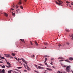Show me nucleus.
<instances>
[{"label":"nucleus","instance_id":"nucleus-1","mask_svg":"<svg viewBox=\"0 0 73 73\" xmlns=\"http://www.w3.org/2000/svg\"><path fill=\"white\" fill-rule=\"evenodd\" d=\"M66 71L68 73H70V66H68L66 68Z\"/></svg>","mask_w":73,"mask_h":73},{"label":"nucleus","instance_id":"nucleus-2","mask_svg":"<svg viewBox=\"0 0 73 73\" xmlns=\"http://www.w3.org/2000/svg\"><path fill=\"white\" fill-rule=\"evenodd\" d=\"M58 1L59 3L58 2L56 1L55 2L56 4H58V5H62V3H63L62 1L60 0H58Z\"/></svg>","mask_w":73,"mask_h":73},{"label":"nucleus","instance_id":"nucleus-3","mask_svg":"<svg viewBox=\"0 0 73 73\" xmlns=\"http://www.w3.org/2000/svg\"><path fill=\"white\" fill-rule=\"evenodd\" d=\"M4 56H5L7 57H9L10 58H13L12 56H11L9 54H4Z\"/></svg>","mask_w":73,"mask_h":73},{"label":"nucleus","instance_id":"nucleus-4","mask_svg":"<svg viewBox=\"0 0 73 73\" xmlns=\"http://www.w3.org/2000/svg\"><path fill=\"white\" fill-rule=\"evenodd\" d=\"M68 60H70V61H73V58L72 57L69 58H68Z\"/></svg>","mask_w":73,"mask_h":73},{"label":"nucleus","instance_id":"nucleus-5","mask_svg":"<svg viewBox=\"0 0 73 73\" xmlns=\"http://www.w3.org/2000/svg\"><path fill=\"white\" fill-rule=\"evenodd\" d=\"M7 65H8L9 66H11V64H10V63H9V62H7Z\"/></svg>","mask_w":73,"mask_h":73},{"label":"nucleus","instance_id":"nucleus-6","mask_svg":"<svg viewBox=\"0 0 73 73\" xmlns=\"http://www.w3.org/2000/svg\"><path fill=\"white\" fill-rule=\"evenodd\" d=\"M4 16H6V17H7L8 16V14L7 13H4Z\"/></svg>","mask_w":73,"mask_h":73},{"label":"nucleus","instance_id":"nucleus-7","mask_svg":"<svg viewBox=\"0 0 73 73\" xmlns=\"http://www.w3.org/2000/svg\"><path fill=\"white\" fill-rule=\"evenodd\" d=\"M0 66L2 68H5V67L4 65H3V66H2L1 65H0Z\"/></svg>","mask_w":73,"mask_h":73},{"label":"nucleus","instance_id":"nucleus-8","mask_svg":"<svg viewBox=\"0 0 73 73\" xmlns=\"http://www.w3.org/2000/svg\"><path fill=\"white\" fill-rule=\"evenodd\" d=\"M58 59H60V60H61V59L62 60V59H63L64 58H62V57H60L58 58Z\"/></svg>","mask_w":73,"mask_h":73},{"label":"nucleus","instance_id":"nucleus-9","mask_svg":"<svg viewBox=\"0 0 73 73\" xmlns=\"http://www.w3.org/2000/svg\"><path fill=\"white\" fill-rule=\"evenodd\" d=\"M47 70H50V71H52V69L50 68H47Z\"/></svg>","mask_w":73,"mask_h":73},{"label":"nucleus","instance_id":"nucleus-10","mask_svg":"<svg viewBox=\"0 0 73 73\" xmlns=\"http://www.w3.org/2000/svg\"><path fill=\"white\" fill-rule=\"evenodd\" d=\"M21 60H22V61H23V62L24 63V62L25 61V60H24V59H23V58H22Z\"/></svg>","mask_w":73,"mask_h":73},{"label":"nucleus","instance_id":"nucleus-11","mask_svg":"<svg viewBox=\"0 0 73 73\" xmlns=\"http://www.w3.org/2000/svg\"><path fill=\"white\" fill-rule=\"evenodd\" d=\"M11 54L12 55V56H15V55H16V54H14V53H13Z\"/></svg>","mask_w":73,"mask_h":73},{"label":"nucleus","instance_id":"nucleus-12","mask_svg":"<svg viewBox=\"0 0 73 73\" xmlns=\"http://www.w3.org/2000/svg\"><path fill=\"white\" fill-rule=\"evenodd\" d=\"M66 31V32H69V31H69V30L68 29H66L65 30Z\"/></svg>","mask_w":73,"mask_h":73},{"label":"nucleus","instance_id":"nucleus-13","mask_svg":"<svg viewBox=\"0 0 73 73\" xmlns=\"http://www.w3.org/2000/svg\"><path fill=\"white\" fill-rule=\"evenodd\" d=\"M19 4H21V0H19Z\"/></svg>","mask_w":73,"mask_h":73},{"label":"nucleus","instance_id":"nucleus-14","mask_svg":"<svg viewBox=\"0 0 73 73\" xmlns=\"http://www.w3.org/2000/svg\"><path fill=\"white\" fill-rule=\"evenodd\" d=\"M6 66L7 68V69H9V68H10V67H11V66Z\"/></svg>","mask_w":73,"mask_h":73},{"label":"nucleus","instance_id":"nucleus-15","mask_svg":"<svg viewBox=\"0 0 73 73\" xmlns=\"http://www.w3.org/2000/svg\"><path fill=\"white\" fill-rule=\"evenodd\" d=\"M27 69L28 70H30V68H29L27 66Z\"/></svg>","mask_w":73,"mask_h":73},{"label":"nucleus","instance_id":"nucleus-16","mask_svg":"<svg viewBox=\"0 0 73 73\" xmlns=\"http://www.w3.org/2000/svg\"><path fill=\"white\" fill-rule=\"evenodd\" d=\"M44 44L45 45H48V43H47L46 42L44 43Z\"/></svg>","mask_w":73,"mask_h":73},{"label":"nucleus","instance_id":"nucleus-17","mask_svg":"<svg viewBox=\"0 0 73 73\" xmlns=\"http://www.w3.org/2000/svg\"><path fill=\"white\" fill-rule=\"evenodd\" d=\"M20 8H21V9H23V6H20Z\"/></svg>","mask_w":73,"mask_h":73},{"label":"nucleus","instance_id":"nucleus-18","mask_svg":"<svg viewBox=\"0 0 73 73\" xmlns=\"http://www.w3.org/2000/svg\"><path fill=\"white\" fill-rule=\"evenodd\" d=\"M12 15L13 16H15V14L13 12L12 13Z\"/></svg>","mask_w":73,"mask_h":73},{"label":"nucleus","instance_id":"nucleus-19","mask_svg":"<svg viewBox=\"0 0 73 73\" xmlns=\"http://www.w3.org/2000/svg\"><path fill=\"white\" fill-rule=\"evenodd\" d=\"M2 72L3 73H5V70H4V69H3L2 70Z\"/></svg>","mask_w":73,"mask_h":73},{"label":"nucleus","instance_id":"nucleus-20","mask_svg":"<svg viewBox=\"0 0 73 73\" xmlns=\"http://www.w3.org/2000/svg\"><path fill=\"white\" fill-rule=\"evenodd\" d=\"M20 40H21V41H22V42H24V39H20Z\"/></svg>","mask_w":73,"mask_h":73},{"label":"nucleus","instance_id":"nucleus-21","mask_svg":"<svg viewBox=\"0 0 73 73\" xmlns=\"http://www.w3.org/2000/svg\"><path fill=\"white\" fill-rule=\"evenodd\" d=\"M62 67H63L64 68H65L66 67V66L65 65H63L62 66Z\"/></svg>","mask_w":73,"mask_h":73},{"label":"nucleus","instance_id":"nucleus-22","mask_svg":"<svg viewBox=\"0 0 73 73\" xmlns=\"http://www.w3.org/2000/svg\"><path fill=\"white\" fill-rule=\"evenodd\" d=\"M35 44L37 46H38V43L37 42H35Z\"/></svg>","mask_w":73,"mask_h":73},{"label":"nucleus","instance_id":"nucleus-23","mask_svg":"<svg viewBox=\"0 0 73 73\" xmlns=\"http://www.w3.org/2000/svg\"><path fill=\"white\" fill-rule=\"evenodd\" d=\"M57 73H62V72L58 71L57 72Z\"/></svg>","mask_w":73,"mask_h":73},{"label":"nucleus","instance_id":"nucleus-24","mask_svg":"<svg viewBox=\"0 0 73 73\" xmlns=\"http://www.w3.org/2000/svg\"><path fill=\"white\" fill-rule=\"evenodd\" d=\"M34 72H35L36 73H39L38 71H36V70H34Z\"/></svg>","mask_w":73,"mask_h":73},{"label":"nucleus","instance_id":"nucleus-25","mask_svg":"<svg viewBox=\"0 0 73 73\" xmlns=\"http://www.w3.org/2000/svg\"><path fill=\"white\" fill-rule=\"evenodd\" d=\"M31 57H35V55H33L31 56Z\"/></svg>","mask_w":73,"mask_h":73},{"label":"nucleus","instance_id":"nucleus-26","mask_svg":"<svg viewBox=\"0 0 73 73\" xmlns=\"http://www.w3.org/2000/svg\"><path fill=\"white\" fill-rule=\"evenodd\" d=\"M66 44H67V45H69V44H70L69 43V42H66Z\"/></svg>","mask_w":73,"mask_h":73},{"label":"nucleus","instance_id":"nucleus-27","mask_svg":"<svg viewBox=\"0 0 73 73\" xmlns=\"http://www.w3.org/2000/svg\"><path fill=\"white\" fill-rule=\"evenodd\" d=\"M22 68V67H18L17 68H18V69H21V68Z\"/></svg>","mask_w":73,"mask_h":73},{"label":"nucleus","instance_id":"nucleus-28","mask_svg":"<svg viewBox=\"0 0 73 73\" xmlns=\"http://www.w3.org/2000/svg\"><path fill=\"white\" fill-rule=\"evenodd\" d=\"M58 46H61V44H58Z\"/></svg>","mask_w":73,"mask_h":73},{"label":"nucleus","instance_id":"nucleus-29","mask_svg":"<svg viewBox=\"0 0 73 73\" xmlns=\"http://www.w3.org/2000/svg\"><path fill=\"white\" fill-rule=\"evenodd\" d=\"M8 73H11V71L10 70L8 71Z\"/></svg>","mask_w":73,"mask_h":73},{"label":"nucleus","instance_id":"nucleus-30","mask_svg":"<svg viewBox=\"0 0 73 73\" xmlns=\"http://www.w3.org/2000/svg\"><path fill=\"white\" fill-rule=\"evenodd\" d=\"M1 59H3V60H4L5 59V58H4V57H1Z\"/></svg>","mask_w":73,"mask_h":73},{"label":"nucleus","instance_id":"nucleus-31","mask_svg":"<svg viewBox=\"0 0 73 73\" xmlns=\"http://www.w3.org/2000/svg\"><path fill=\"white\" fill-rule=\"evenodd\" d=\"M50 64H51V65H52L53 62H52V61H51V63H50Z\"/></svg>","mask_w":73,"mask_h":73},{"label":"nucleus","instance_id":"nucleus-32","mask_svg":"<svg viewBox=\"0 0 73 73\" xmlns=\"http://www.w3.org/2000/svg\"><path fill=\"white\" fill-rule=\"evenodd\" d=\"M38 69H41V66H38Z\"/></svg>","mask_w":73,"mask_h":73},{"label":"nucleus","instance_id":"nucleus-33","mask_svg":"<svg viewBox=\"0 0 73 73\" xmlns=\"http://www.w3.org/2000/svg\"><path fill=\"white\" fill-rule=\"evenodd\" d=\"M24 63H25V64H26V65H27V64H28V63H27V62L26 61H25L24 62Z\"/></svg>","mask_w":73,"mask_h":73},{"label":"nucleus","instance_id":"nucleus-34","mask_svg":"<svg viewBox=\"0 0 73 73\" xmlns=\"http://www.w3.org/2000/svg\"><path fill=\"white\" fill-rule=\"evenodd\" d=\"M30 44L31 45H33V44L32 43V42H30Z\"/></svg>","mask_w":73,"mask_h":73},{"label":"nucleus","instance_id":"nucleus-35","mask_svg":"<svg viewBox=\"0 0 73 73\" xmlns=\"http://www.w3.org/2000/svg\"><path fill=\"white\" fill-rule=\"evenodd\" d=\"M38 65H40V66H44L42 64H38Z\"/></svg>","mask_w":73,"mask_h":73},{"label":"nucleus","instance_id":"nucleus-36","mask_svg":"<svg viewBox=\"0 0 73 73\" xmlns=\"http://www.w3.org/2000/svg\"><path fill=\"white\" fill-rule=\"evenodd\" d=\"M64 61H66V62H69V61L68 60H65Z\"/></svg>","mask_w":73,"mask_h":73},{"label":"nucleus","instance_id":"nucleus-37","mask_svg":"<svg viewBox=\"0 0 73 73\" xmlns=\"http://www.w3.org/2000/svg\"><path fill=\"white\" fill-rule=\"evenodd\" d=\"M40 69H44V67H40Z\"/></svg>","mask_w":73,"mask_h":73},{"label":"nucleus","instance_id":"nucleus-38","mask_svg":"<svg viewBox=\"0 0 73 73\" xmlns=\"http://www.w3.org/2000/svg\"><path fill=\"white\" fill-rule=\"evenodd\" d=\"M64 60H60L59 61H60V62H61V61H63Z\"/></svg>","mask_w":73,"mask_h":73},{"label":"nucleus","instance_id":"nucleus-39","mask_svg":"<svg viewBox=\"0 0 73 73\" xmlns=\"http://www.w3.org/2000/svg\"><path fill=\"white\" fill-rule=\"evenodd\" d=\"M51 60H52V61H53V60H54V58H52L51 59Z\"/></svg>","mask_w":73,"mask_h":73},{"label":"nucleus","instance_id":"nucleus-40","mask_svg":"<svg viewBox=\"0 0 73 73\" xmlns=\"http://www.w3.org/2000/svg\"><path fill=\"white\" fill-rule=\"evenodd\" d=\"M14 58H15V59H16V60H17V61H18V60H17V58L16 57H15Z\"/></svg>","mask_w":73,"mask_h":73},{"label":"nucleus","instance_id":"nucleus-41","mask_svg":"<svg viewBox=\"0 0 73 73\" xmlns=\"http://www.w3.org/2000/svg\"><path fill=\"white\" fill-rule=\"evenodd\" d=\"M66 3H67V4H68V3H70V2H69L68 1H66Z\"/></svg>","mask_w":73,"mask_h":73},{"label":"nucleus","instance_id":"nucleus-42","mask_svg":"<svg viewBox=\"0 0 73 73\" xmlns=\"http://www.w3.org/2000/svg\"><path fill=\"white\" fill-rule=\"evenodd\" d=\"M45 65H48V64L46 63H45Z\"/></svg>","mask_w":73,"mask_h":73},{"label":"nucleus","instance_id":"nucleus-43","mask_svg":"<svg viewBox=\"0 0 73 73\" xmlns=\"http://www.w3.org/2000/svg\"><path fill=\"white\" fill-rule=\"evenodd\" d=\"M19 10H20V9H18L17 10H16V11H17V12H18V11H19Z\"/></svg>","mask_w":73,"mask_h":73},{"label":"nucleus","instance_id":"nucleus-44","mask_svg":"<svg viewBox=\"0 0 73 73\" xmlns=\"http://www.w3.org/2000/svg\"><path fill=\"white\" fill-rule=\"evenodd\" d=\"M12 7H13L14 8L15 7V5H12Z\"/></svg>","mask_w":73,"mask_h":73},{"label":"nucleus","instance_id":"nucleus-45","mask_svg":"<svg viewBox=\"0 0 73 73\" xmlns=\"http://www.w3.org/2000/svg\"><path fill=\"white\" fill-rule=\"evenodd\" d=\"M63 73H66V72H65V71H63Z\"/></svg>","mask_w":73,"mask_h":73},{"label":"nucleus","instance_id":"nucleus-46","mask_svg":"<svg viewBox=\"0 0 73 73\" xmlns=\"http://www.w3.org/2000/svg\"><path fill=\"white\" fill-rule=\"evenodd\" d=\"M71 5H73V2H72L71 3Z\"/></svg>","mask_w":73,"mask_h":73},{"label":"nucleus","instance_id":"nucleus-47","mask_svg":"<svg viewBox=\"0 0 73 73\" xmlns=\"http://www.w3.org/2000/svg\"><path fill=\"white\" fill-rule=\"evenodd\" d=\"M47 58H45V60L46 61L47 60Z\"/></svg>","mask_w":73,"mask_h":73},{"label":"nucleus","instance_id":"nucleus-48","mask_svg":"<svg viewBox=\"0 0 73 73\" xmlns=\"http://www.w3.org/2000/svg\"><path fill=\"white\" fill-rule=\"evenodd\" d=\"M0 72L1 73H3V72H2V71L1 70Z\"/></svg>","mask_w":73,"mask_h":73},{"label":"nucleus","instance_id":"nucleus-49","mask_svg":"<svg viewBox=\"0 0 73 73\" xmlns=\"http://www.w3.org/2000/svg\"><path fill=\"white\" fill-rule=\"evenodd\" d=\"M52 68H55V67H54V66H52Z\"/></svg>","mask_w":73,"mask_h":73},{"label":"nucleus","instance_id":"nucleus-50","mask_svg":"<svg viewBox=\"0 0 73 73\" xmlns=\"http://www.w3.org/2000/svg\"><path fill=\"white\" fill-rule=\"evenodd\" d=\"M72 37V38H71L72 40H73V37Z\"/></svg>","mask_w":73,"mask_h":73},{"label":"nucleus","instance_id":"nucleus-51","mask_svg":"<svg viewBox=\"0 0 73 73\" xmlns=\"http://www.w3.org/2000/svg\"><path fill=\"white\" fill-rule=\"evenodd\" d=\"M18 61H19V60H20V59H19V58H18V59H17Z\"/></svg>","mask_w":73,"mask_h":73},{"label":"nucleus","instance_id":"nucleus-52","mask_svg":"<svg viewBox=\"0 0 73 73\" xmlns=\"http://www.w3.org/2000/svg\"><path fill=\"white\" fill-rule=\"evenodd\" d=\"M25 2H26V1H27V0H24Z\"/></svg>","mask_w":73,"mask_h":73},{"label":"nucleus","instance_id":"nucleus-53","mask_svg":"<svg viewBox=\"0 0 73 73\" xmlns=\"http://www.w3.org/2000/svg\"><path fill=\"white\" fill-rule=\"evenodd\" d=\"M24 67H25V68H27L25 66V65H24Z\"/></svg>","mask_w":73,"mask_h":73},{"label":"nucleus","instance_id":"nucleus-54","mask_svg":"<svg viewBox=\"0 0 73 73\" xmlns=\"http://www.w3.org/2000/svg\"><path fill=\"white\" fill-rule=\"evenodd\" d=\"M46 60H45V61L44 62V63H45V62H46Z\"/></svg>","mask_w":73,"mask_h":73},{"label":"nucleus","instance_id":"nucleus-55","mask_svg":"<svg viewBox=\"0 0 73 73\" xmlns=\"http://www.w3.org/2000/svg\"><path fill=\"white\" fill-rule=\"evenodd\" d=\"M11 10H12V11H13V10H14V9H12Z\"/></svg>","mask_w":73,"mask_h":73},{"label":"nucleus","instance_id":"nucleus-56","mask_svg":"<svg viewBox=\"0 0 73 73\" xmlns=\"http://www.w3.org/2000/svg\"><path fill=\"white\" fill-rule=\"evenodd\" d=\"M71 71L72 72V73H73V71H72V70H71Z\"/></svg>","mask_w":73,"mask_h":73},{"label":"nucleus","instance_id":"nucleus-57","mask_svg":"<svg viewBox=\"0 0 73 73\" xmlns=\"http://www.w3.org/2000/svg\"><path fill=\"white\" fill-rule=\"evenodd\" d=\"M61 65H62V66L63 65H63V64H61Z\"/></svg>","mask_w":73,"mask_h":73},{"label":"nucleus","instance_id":"nucleus-58","mask_svg":"<svg viewBox=\"0 0 73 73\" xmlns=\"http://www.w3.org/2000/svg\"><path fill=\"white\" fill-rule=\"evenodd\" d=\"M23 42L25 44V41H24Z\"/></svg>","mask_w":73,"mask_h":73},{"label":"nucleus","instance_id":"nucleus-59","mask_svg":"<svg viewBox=\"0 0 73 73\" xmlns=\"http://www.w3.org/2000/svg\"><path fill=\"white\" fill-rule=\"evenodd\" d=\"M0 63H2V62L0 61Z\"/></svg>","mask_w":73,"mask_h":73},{"label":"nucleus","instance_id":"nucleus-60","mask_svg":"<svg viewBox=\"0 0 73 73\" xmlns=\"http://www.w3.org/2000/svg\"><path fill=\"white\" fill-rule=\"evenodd\" d=\"M24 72H27V70H24Z\"/></svg>","mask_w":73,"mask_h":73},{"label":"nucleus","instance_id":"nucleus-61","mask_svg":"<svg viewBox=\"0 0 73 73\" xmlns=\"http://www.w3.org/2000/svg\"><path fill=\"white\" fill-rule=\"evenodd\" d=\"M18 7H19V6H17V8H18Z\"/></svg>","mask_w":73,"mask_h":73},{"label":"nucleus","instance_id":"nucleus-62","mask_svg":"<svg viewBox=\"0 0 73 73\" xmlns=\"http://www.w3.org/2000/svg\"><path fill=\"white\" fill-rule=\"evenodd\" d=\"M44 71L45 72H46V70H44Z\"/></svg>","mask_w":73,"mask_h":73},{"label":"nucleus","instance_id":"nucleus-63","mask_svg":"<svg viewBox=\"0 0 73 73\" xmlns=\"http://www.w3.org/2000/svg\"><path fill=\"white\" fill-rule=\"evenodd\" d=\"M15 73H17V72H15Z\"/></svg>","mask_w":73,"mask_h":73},{"label":"nucleus","instance_id":"nucleus-64","mask_svg":"<svg viewBox=\"0 0 73 73\" xmlns=\"http://www.w3.org/2000/svg\"><path fill=\"white\" fill-rule=\"evenodd\" d=\"M1 71V69H0V72Z\"/></svg>","mask_w":73,"mask_h":73}]
</instances>
